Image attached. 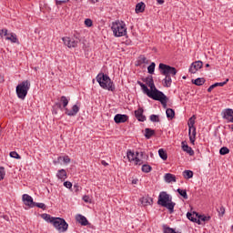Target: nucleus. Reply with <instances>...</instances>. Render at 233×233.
I'll list each match as a JSON object with an SVG mask.
<instances>
[{
  "label": "nucleus",
  "mask_w": 233,
  "mask_h": 233,
  "mask_svg": "<svg viewBox=\"0 0 233 233\" xmlns=\"http://www.w3.org/2000/svg\"><path fill=\"white\" fill-rule=\"evenodd\" d=\"M158 69L160 71V74H162V76H165V78L163 80L164 86L166 88H170V86H172V77H174V76L177 74V69L163 63L159 64Z\"/></svg>",
  "instance_id": "f257e3e1"
},
{
  "label": "nucleus",
  "mask_w": 233,
  "mask_h": 233,
  "mask_svg": "<svg viewBox=\"0 0 233 233\" xmlns=\"http://www.w3.org/2000/svg\"><path fill=\"white\" fill-rule=\"evenodd\" d=\"M157 205L167 208L169 214H174V207H176V203L172 201V196L167 193V191L159 193Z\"/></svg>",
  "instance_id": "f03ea898"
},
{
  "label": "nucleus",
  "mask_w": 233,
  "mask_h": 233,
  "mask_svg": "<svg viewBox=\"0 0 233 233\" xmlns=\"http://www.w3.org/2000/svg\"><path fill=\"white\" fill-rule=\"evenodd\" d=\"M97 83L100 85L101 88L104 90H108V92H114L116 90V85L110 76L105 73H99L96 77Z\"/></svg>",
  "instance_id": "7ed1b4c3"
},
{
  "label": "nucleus",
  "mask_w": 233,
  "mask_h": 233,
  "mask_svg": "<svg viewBox=\"0 0 233 233\" xmlns=\"http://www.w3.org/2000/svg\"><path fill=\"white\" fill-rule=\"evenodd\" d=\"M111 29L115 37L127 35V25H125V22H113Z\"/></svg>",
  "instance_id": "20e7f679"
},
{
  "label": "nucleus",
  "mask_w": 233,
  "mask_h": 233,
  "mask_svg": "<svg viewBox=\"0 0 233 233\" xmlns=\"http://www.w3.org/2000/svg\"><path fill=\"white\" fill-rule=\"evenodd\" d=\"M30 90V81L25 80L16 86V96L19 99H25Z\"/></svg>",
  "instance_id": "39448f33"
},
{
  "label": "nucleus",
  "mask_w": 233,
  "mask_h": 233,
  "mask_svg": "<svg viewBox=\"0 0 233 233\" xmlns=\"http://www.w3.org/2000/svg\"><path fill=\"white\" fill-rule=\"evenodd\" d=\"M60 103H62L63 108H65V114H66V116H77V112H79V107L77 105H74L71 110L66 108L69 103V100L68 98H66V96H62L60 97Z\"/></svg>",
  "instance_id": "423d86ee"
},
{
  "label": "nucleus",
  "mask_w": 233,
  "mask_h": 233,
  "mask_svg": "<svg viewBox=\"0 0 233 233\" xmlns=\"http://www.w3.org/2000/svg\"><path fill=\"white\" fill-rule=\"evenodd\" d=\"M53 226L60 233L66 232V230H68V223H66V220H65V218H53Z\"/></svg>",
  "instance_id": "0eeeda50"
},
{
  "label": "nucleus",
  "mask_w": 233,
  "mask_h": 233,
  "mask_svg": "<svg viewBox=\"0 0 233 233\" xmlns=\"http://www.w3.org/2000/svg\"><path fill=\"white\" fill-rule=\"evenodd\" d=\"M143 82L149 86L150 91L153 93L154 96L156 97L158 94H161L162 91L158 90L157 87H156V84H154V77L152 76H149L143 79Z\"/></svg>",
  "instance_id": "6e6552de"
},
{
  "label": "nucleus",
  "mask_w": 233,
  "mask_h": 233,
  "mask_svg": "<svg viewBox=\"0 0 233 233\" xmlns=\"http://www.w3.org/2000/svg\"><path fill=\"white\" fill-rule=\"evenodd\" d=\"M22 201H24V204L26 207H29V208H34V207H35V202H34V198L28 194H24L22 196Z\"/></svg>",
  "instance_id": "1a4fd4ad"
},
{
  "label": "nucleus",
  "mask_w": 233,
  "mask_h": 233,
  "mask_svg": "<svg viewBox=\"0 0 233 233\" xmlns=\"http://www.w3.org/2000/svg\"><path fill=\"white\" fill-rule=\"evenodd\" d=\"M154 101H159L161 105L163 106V108H167V103H168V97L167 95H164L163 92L160 94L157 95L154 98Z\"/></svg>",
  "instance_id": "9d476101"
},
{
  "label": "nucleus",
  "mask_w": 233,
  "mask_h": 233,
  "mask_svg": "<svg viewBox=\"0 0 233 233\" xmlns=\"http://www.w3.org/2000/svg\"><path fill=\"white\" fill-rule=\"evenodd\" d=\"M62 41L68 48H76L79 42L76 41L74 38H70L68 36L63 37Z\"/></svg>",
  "instance_id": "9b49d317"
},
{
  "label": "nucleus",
  "mask_w": 233,
  "mask_h": 233,
  "mask_svg": "<svg viewBox=\"0 0 233 233\" xmlns=\"http://www.w3.org/2000/svg\"><path fill=\"white\" fill-rule=\"evenodd\" d=\"M203 68V62L201 60L193 62L189 67V72L191 74H196L198 70H201Z\"/></svg>",
  "instance_id": "f8f14e48"
},
{
  "label": "nucleus",
  "mask_w": 233,
  "mask_h": 233,
  "mask_svg": "<svg viewBox=\"0 0 233 233\" xmlns=\"http://www.w3.org/2000/svg\"><path fill=\"white\" fill-rule=\"evenodd\" d=\"M137 85L141 86L142 91L144 92V94H147V97H150V99H154L156 97L150 91V89H148V86H147V85L143 84L141 81H137Z\"/></svg>",
  "instance_id": "ddd939ff"
},
{
  "label": "nucleus",
  "mask_w": 233,
  "mask_h": 233,
  "mask_svg": "<svg viewBox=\"0 0 233 233\" xmlns=\"http://www.w3.org/2000/svg\"><path fill=\"white\" fill-rule=\"evenodd\" d=\"M114 121L116 125H120V123H127V121H128V116L116 114L114 117Z\"/></svg>",
  "instance_id": "4468645a"
},
{
  "label": "nucleus",
  "mask_w": 233,
  "mask_h": 233,
  "mask_svg": "<svg viewBox=\"0 0 233 233\" xmlns=\"http://www.w3.org/2000/svg\"><path fill=\"white\" fill-rule=\"evenodd\" d=\"M143 107H139L137 110L135 111V117L141 123L147 121V116L143 115Z\"/></svg>",
  "instance_id": "2eb2a0df"
},
{
  "label": "nucleus",
  "mask_w": 233,
  "mask_h": 233,
  "mask_svg": "<svg viewBox=\"0 0 233 233\" xmlns=\"http://www.w3.org/2000/svg\"><path fill=\"white\" fill-rule=\"evenodd\" d=\"M76 220L77 223H80L82 227H86V225H88V219H86V217L81 214L76 216Z\"/></svg>",
  "instance_id": "dca6fc26"
},
{
  "label": "nucleus",
  "mask_w": 233,
  "mask_h": 233,
  "mask_svg": "<svg viewBox=\"0 0 233 233\" xmlns=\"http://www.w3.org/2000/svg\"><path fill=\"white\" fill-rule=\"evenodd\" d=\"M140 203L143 207H148V205H152V203H154V199L148 196L143 197L140 198Z\"/></svg>",
  "instance_id": "f3484780"
},
{
  "label": "nucleus",
  "mask_w": 233,
  "mask_h": 233,
  "mask_svg": "<svg viewBox=\"0 0 233 233\" xmlns=\"http://www.w3.org/2000/svg\"><path fill=\"white\" fill-rule=\"evenodd\" d=\"M187 218L189 219V221H192L193 223H198V219L199 218V213L198 212H187Z\"/></svg>",
  "instance_id": "a211bd4d"
},
{
  "label": "nucleus",
  "mask_w": 233,
  "mask_h": 233,
  "mask_svg": "<svg viewBox=\"0 0 233 233\" xmlns=\"http://www.w3.org/2000/svg\"><path fill=\"white\" fill-rule=\"evenodd\" d=\"M182 150L184 152H187V154L190 156H194V149L192 147H188V144H187L186 141H182Z\"/></svg>",
  "instance_id": "6ab92c4d"
},
{
  "label": "nucleus",
  "mask_w": 233,
  "mask_h": 233,
  "mask_svg": "<svg viewBox=\"0 0 233 233\" xmlns=\"http://www.w3.org/2000/svg\"><path fill=\"white\" fill-rule=\"evenodd\" d=\"M196 127H189L188 136L190 143H192V145L196 143Z\"/></svg>",
  "instance_id": "aec40b11"
},
{
  "label": "nucleus",
  "mask_w": 233,
  "mask_h": 233,
  "mask_svg": "<svg viewBox=\"0 0 233 233\" xmlns=\"http://www.w3.org/2000/svg\"><path fill=\"white\" fill-rule=\"evenodd\" d=\"M164 179H165L166 183H176V175L167 173L164 176Z\"/></svg>",
  "instance_id": "412c9836"
},
{
  "label": "nucleus",
  "mask_w": 233,
  "mask_h": 233,
  "mask_svg": "<svg viewBox=\"0 0 233 233\" xmlns=\"http://www.w3.org/2000/svg\"><path fill=\"white\" fill-rule=\"evenodd\" d=\"M6 41H11V43H16L19 45V40L17 39V35L14 33H9V35L5 37Z\"/></svg>",
  "instance_id": "4be33fe9"
},
{
  "label": "nucleus",
  "mask_w": 233,
  "mask_h": 233,
  "mask_svg": "<svg viewBox=\"0 0 233 233\" xmlns=\"http://www.w3.org/2000/svg\"><path fill=\"white\" fill-rule=\"evenodd\" d=\"M223 117L230 123V119L233 117V110L231 108L226 109Z\"/></svg>",
  "instance_id": "5701e85b"
},
{
  "label": "nucleus",
  "mask_w": 233,
  "mask_h": 233,
  "mask_svg": "<svg viewBox=\"0 0 233 233\" xmlns=\"http://www.w3.org/2000/svg\"><path fill=\"white\" fill-rule=\"evenodd\" d=\"M228 81V78H227L226 81H224V82L215 83V84L211 85L208 88V92H212V89L217 88V86H225V85H227Z\"/></svg>",
  "instance_id": "b1692460"
},
{
  "label": "nucleus",
  "mask_w": 233,
  "mask_h": 233,
  "mask_svg": "<svg viewBox=\"0 0 233 233\" xmlns=\"http://www.w3.org/2000/svg\"><path fill=\"white\" fill-rule=\"evenodd\" d=\"M152 136H156V130L147 127L145 129V137H146V139H150V137H152Z\"/></svg>",
  "instance_id": "393cba45"
},
{
  "label": "nucleus",
  "mask_w": 233,
  "mask_h": 233,
  "mask_svg": "<svg viewBox=\"0 0 233 233\" xmlns=\"http://www.w3.org/2000/svg\"><path fill=\"white\" fill-rule=\"evenodd\" d=\"M145 3L140 2L138 4H137L136 5V14H143V12H145Z\"/></svg>",
  "instance_id": "a878e982"
},
{
  "label": "nucleus",
  "mask_w": 233,
  "mask_h": 233,
  "mask_svg": "<svg viewBox=\"0 0 233 233\" xmlns=\"http://www.w3.org/2000/svg\"><path fill=\"white\" fill-rule=\"evenodd\" d=\"M42 219H45L47 223H54V219H56V217H52L46 213H44L41 215Z\"/></svg>",
  "instance_id": "bb28decb"
},
{
  "label": "nucleus",
  "mask_w": 233,
  "mask_h": 233,
  "mask_svg": "<svg viewBox=\"0 0 233 233\" xmlns=\"http://www.w3.org/2000/svg\"><path fill=\"white\" fill-rule=\"evenodd\" d=\"M205 81H207V80H205V78L202 77V78H197L195 80L193 79V80H191V83L193 85H196L197 86H203V85H205Z\"/></svg>",
  "instance_id": "cd10ccee"
},
{
  "label": "nucleus",
  "mask_w": 233,
  "mask_h": 233,
  "mask_svg": "<svg viewBox=\"0 0 233 233\" xmlns=\"http://www.w3.org/2000/svg\"><path fill=\"white\" fill-rule=\"evenodd\" d=\"M166 115L167 119H174V117H176V111L172 108H167L166 110Z\"/></svg>",
  "instance_id": "c85d7f7f"
},
{
  "label": "nucleus",
  "mask_w": 233,
  "mask_h": 233,
  "mask_svg": "<svg viewBox=\"0 0 233 233\" xmlns=\"http://www.w3.org/2000/svg\"><path fill=\"white\" fill-rule=\"evenodd\" d=\"M182 176L185 179H192V177H194V172L192 170H185Z\"/></svg>",
  "instance_id": "c756f323"
},
{
  "label": "nucleus",
  "mask_w": 233,
  "mask_h": 233,
  "mask_svg": "<svg viewBox=\"0 0 233 233\" xmlns=\"http://www.w3.org/2000/svg\"><path fill=\"white\" fill-rule=\"evenodd\" d=\"M201 221L207 222V221H210V216H205V215H198V225H201Z\"/></svg>",
  "instance_id": "7c9ffc66"
},
{
  "label": "nucleus",
  "mask_w": 233,
  "mask_h": 233,
  "mask_svg": "<svg viewBox=\"0 0 233 233\" xmlns=\"http://www.w3.org/2000/svg\"><path fill=\"white\" fill-rule=\"evenodd\" d=\"M158 155H159V157L163 159V161H167V159H168V155L167 154V151H165V149L163 148H160L158 150Z\"/></svg>",
  "instance_id": "2f4dec72"
},
{
  "label": "nucleus",
  "mask_w": 233,
  "mask_h": 233,
  "mask_svg": "<svg viewBox=\"0 0 233 233\" xmlns=\"http://www.w3.org/2000/svg\"><path fill=\"white\" fill-rule=\"evenodd\" d=\"M56 177H58V179H66V170L65 169H60L58 170Z\"/></svg>",
  "instance_id": "473e14b6"
},
{
  "label": "nucleus",
  "mask_w": 233,
  "mask_h": 233,
  "mask_svg": "<svg viewBox=\"0 0 233 233\" xmlns=\"http://www.w3.org/2000/svg\"><path fill=\"white\" fill-rule=\"evenodd\" d=\"M177 192L179 196L183 197L184 199H188V195L187 194V189L177 188Z\"/></svg>",
  "instance_id": "72a5a7b5"
},
{
  "label": "nucleus",
  "mask_w": 233,
  "mask_h": 233,
  "mask_svg": "<svg viewBox=\"0 0 233 233\" xmlns=\"http://www.w3.org/2000/svg\"><path fill=\"white\" fill-rule=\"evenodd\" d=\"M162 228H163L164 233H177V232H176V229H174L167 225H163Z\"/></svg>",
  "instance_id": "f704fd0d"
},
{
  "label": "nucleus",
  "mask_w": 233,
  "mask_h": 233,
  "mask_svg": "<svg viewBox=\"0 0 233 233\" xmlns=\"http://www.w3.org/2000/svg\"><path fill=\"white\" fill-rule=\"evenodd\" d=\"M138 65H148V59L145 56L141 55L138 57Z\"/></svg>",
  "instance_id": "c9c22d12"
},
{
  "label": "nucleus",
  "mask_w": 233,
  "mask_h": 233,
  "mask_svg": "<svg viewBox=\"0 0 233 233\" xmlns=\"http://www.w3.org/2000/svg\"><path fill=\"white\" fill-rule=\"evenodd\" d=\"M136 154L132 150L127 151V159L128 161H135L136 160Z\"/></svg>",
  "instance_id": "e433bc0d"
},
{
  "label": "nucleus",
  "mask_w": 233,
  "mask_h": 233,
  "mask_svg": "<svg viewBox=\"0 0 233 233\" xmlns=\"http://www.w3.org/2000/svg\"><path fill=\"white\" fill-rule=\"evenodd\" d=\"M156 70V63L152 62L148 66H147V72L148 74H154Z\"/></svg>",
  "instance_id": "4c0bfd02"
},
{
  "label": "nucleus",
  "mask_w": 233,
  "mask_h": 233,
  "mask_svg": "<svg viewBox=\"0 0 233 233\" xmlns=\"http://www.w3.org/2000/svg\"><path fill=\"white\" fill-rule=\"evenodd\" d=\"M229 153H230V149H228V147H223L219 150L220 156H227V154H229Z\"/></svg>",
  "instance_id": "58836bf2"
},
{
  "label": "nucleus",
  "mask_w": 233,
  "mask_h": 233,
  "mask_svg": "<svg viewBox=\"0 0 233 233\" xmlns=\"http://www.w3.org/2000/svg\"><path fill=\"white\" fill-rule=\"evenodd\" d=\"M151 171H152V167H150V165L144 164L142 166V172L148 174V172H151Z\"/></svg>",
  "instance_id": "ea45409f"
},
{
  "label": "nucleus",
  "mask_w": 233,
  "mask_h": 233,
  "mask_svg": "<svg viewBox=\"0 0 233 233\" xmlns=\"http://www.w3.org/2000/svg\"><path fill=\"white\" fill-rule=\"evenodd\" d=\"M149 119L152 123H159V121H160L159 116H157V115H151Z\"/></svg>",
  "instance_id": "a19ab883"
},
{
  "label": "nucleus",
  "mask_w": 233,
  "mask_h": 233,
  "mask_svg": "<svg viewBox=\"0 0 233 233\" xmlns=\"http://www.w3.org/2000/svg\"><path fill=\"white\" fill-rule=\"evenodd\" d=\"M9 156H10V157H13L14 159H21V156L15 151L10 152Z\"/></svg>",
  "instance_id": "79ce46f5"
},
{
  "label": "nucleus",
  "mask_w": 233,
  "mask_h": 233,
  "mask_svg": "<svg viewBox=\"0 0 233 233\" xmlns=\"http://www.w3.org/2000/svg\"><path fill=\"white\" fill-rule=\"evenodd\" d=\"M85 25H86V26H87V28H90V26H92L94 25V22H92V19L86 18L85 20Z\"/></svg>",
  "instance_id": "37998d69"
},
{
  "label": "nucleus",
  "mask_w": 233,
  "mask_h": 233,
  "mask_svg": "<svg viewBox=\"0 0 233 233\" xmlns=\"http://www.w3.org/2000/svg\"><path fill=\"white\" fill-rule=\"evenodd\" d=\"M3 34L5 36L8 37L10 33H8V29H1L0 30V36L3 37Z\"/></svg>",
  "instance_id": "c03bdc74"
},
{
  "label": "nucleus",
  "mask_w": 233,
  "mask_h": 233,
  "mask_svg": "<svg viewBox=\"0 0 233 233\" xmlns=\"http://www.w3.org/2000/svg\"><path fill=\"white\" fill-rule=\"evenodd\" d=\"M35 207H37L38 208H42V210H46V205H45V203L35 202Z\"/></svg>",
  "instance_id": "a18cd8bd"
},
{
  "label": "nucleus",
  "mask_w": 233,
  "mask_h": 233,
  "mask_svg": "<svg viewBox=\"0 0 233 233\" xmlns=\"http://www.w3.org/2000/svg\"><path fill=\"white\" fill-rule=\"evenodd\" d=\"M5 167H0V181H3L5 179Z\"/></svg>",
  "instance_id": "49530a36"
},
{
  "label": "nucleus",
  "mask_w": 233,
  "mask_h": 233,
  "mask_svg": "<svg viewBox=\"0 0 233 233\" xmlns=\"http://www.w3.org/2000/svg\"><path fill=\"white\" fill-rule=\"evenodd\" d=\"M195 121L193 120L192 117L189 118V123H188V128H196V127H194L195 125Z\"/></svg>",
  "instance_id": "de8ad7c7"
},
{
  "label": "nucleus",
  "mask_w": 233,
  "mask_h": 233,
  "mask_svg": "<svg viewBox=\"0 0 233 233\" xmlns=\"http://www.w3.org/2000/svg\"><path fill=\"white\" fill-rule=\"evenodd\" d=\"M65 3H68V0H56V5L57 6H59L61 5H65Z\"/></svg>",
  "instance_id": "09e8293b"
},
{
  "label": "nucleus",
  "mask_w": 233,
  "mask_h": 233,
  "mask_svg": "<svg viewBox=\"0 0 233 233\" xmlns=\"http://www.w3.org/2000/svg\"><path fill=\"white\" fill-rule=\"evenodd\" d=\"M218 212L219 216H224L225 215V207L221 206L218 209Z\"/></svg>",
  "instance_id": "8fccbe9b"
},
{
  "label": "nucleus",
  "mask_w": 233,
  "mask_h": 233,
  "mask_svg": "<svg viewBox=\"0 0 233 233\" xmlns=\"http://www.w3.org/2000/svg\"><path fill=\"white\" fill-rule=\"evenodd\" d=\"M83 201H85V203H92V200L90 199V197L87 195H85L83 197Z\"/></svg>",
  "instance_id": "3c124183"
},
{
  "label": "nucleus",
  "mask_w": 233,
  "mask_h": 233,
  "mask_svg": "<svg viewBox=\"0 0 233 233\" xmlns=\"http://www.w3.org/2000/svg\"><path fill=\"white\" fill-rule=\"evenodd\" d=\"M82 189L81 186H79V184H75L74 185V190L75 192H80V190Z\"/></svg>",
  "instance_id": "603ef678"
},
{
  "label": "nucleus",
  "mask_w": 233,
  "mask_h": 233,
  "mask_svg": "<svg viewBox=\"0 0 233 233\" xmlns=\"http://www.w3.org/2000/svg\"><path fill=\"white\" fill-rule=\"evenodd\" d=\"M64 187H66V188H72V182L70 181L64 182Z\"/></svg>",
  "instance_id": "864d4df0"
},
{
  "label": "nucleus",
  "mask_w": 233,
  "mask_h": 233,
  "mask_svg": "<svg viewBox=\"0 0 233 233\" xmlns=\"http://www.w3.org/2000/svg\"><path fill=\"white\" fill-rule=\"evenodd\" d=\"M135 163L136 165H141L143 163V161H141V159H139L137 157L135 158Z\"/></svg>",
  "instance_id": "5fc2aeb1"
},
{
  "label": "nucleus",
  "mask_w": 233,
  "mask_h": 233,
  "mask_svg": "<svg viewBox=\"0 0 233 233\" xmlns=\"http://www.w3.org/2000/svg\"><path fill=\"white\" fill-rule=\"evenodd\" d=\"M64 163H70V157L68 156L64 157Z\"/></svg>",
  "instance_id": "6e6d98bb"
},
{
  "label": "nucleus",
  "mask_w": 233,
  "mask_h": 233,
  "mask_svg": "<svg viewBox=\"0 0 233 233\" xmlns=\"http://www.w3.org/2000/svg\"><path fill=\"white\" fill-rule=\"evenodd\" d=\"M102 165L104 166V167H108V163H106V161H105V160H102Z\"/></svg>",
  "instance_id": "4d7b16f0"
},
{
  "label": "nucleus",
  "mask_w": 233,
  "mask_h": 233,
  "mask_svg": "<svg viewBox=\"0 0 233 233\" xmlns=\"http://www.w3.org/2000/svg\"><path fill=\"white\" fill-rule=\"evenodd\" d=\"M158 5H163L165 3V0H157Z\"/></svg>",
  "instance_id": "13d9d810"
},
{
  "label": "nucleus",
  "mask_w": 233,
  "mask_h": 233,
  "mask_svg": "<svg viewBox=\"0 0 233 233\" xmlns=\"http://www.w3.org/2000/svg\"><path fill=\"white\" fill-rule=\"evenodd\" d=\"M56 106L58 107V108H63V106H61V103H56Z\"/></svg>",
  "instance_id": "bf43d9fd"
},
{
  "label": "nucleus",
  "mask_w": 233,
  "mask_h": 233,
  "mask_svg": "<svg viewBox=\"0 0 233 233\" xmlns=\"http://www.w3.org/2000/svg\"><path fill=\"white\" fill-rule=\"evenodd\" d=\"M137 183V180H136V179H134L133 181H132V184L133 185H136Z\"/></svg>",
  "instance_id": "052dcab7"
},
{
  "label": "nucleus",
  "mask_w": 233,
  "mask_h": 233,
  "mask_svg": "<svg viewBox=\"0 0 233 233\" xmlns=\"http://www.w3.org/2000/svg\"><path fill=\"white\" fill-rule=\"evenodd\" d=\"M92 1V3H98L99 2V0H91Z\"/></svg>",
  "instance_id": "680f3d73"
},
{
  "label": "nucleus",
  "mask_w": 233,
  "mask_h": 233,
  "mask_svg": "<svg viewBox=\"0 0 233 233\" xmlns=\"http://www.w3.org/2000/svg\"><path fill=\"white\" fill-rule=\"evenodd\" d=\"M210 66L209 64H206V68H208Z\"/></svg>",
  "instance_id": "e2e57ef3"
},
{
  "label": "nucleus",
  "mask_w": 233,
  "mask_h": 233,
  "mask_svg": "<svg viewBox=\"0 0 233 233\" xmlns=\"http://www.w3.org/2000/svg\"><path fill=\"white\" fill-rule=\"evenodd\" d=\"M231 130H233V125L230 126Z\"/></svg>",
  "instance_id": "0e129e2a"
},
{
  "label": "nucleus",
  "mask_w": 233,
  "mask_h": 233,
  "mask_svg": "<svg viewBox=\"0 0 233 233\" xmlns=\"http://www.w3.org/2000/svg\"><path fill=\"white\" fill-rule=\"evenodd\" d=\"M183 79H187V76H183Z\"/></svg>",
  "instance_id": "69168bd1"
}]
</instances>
